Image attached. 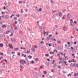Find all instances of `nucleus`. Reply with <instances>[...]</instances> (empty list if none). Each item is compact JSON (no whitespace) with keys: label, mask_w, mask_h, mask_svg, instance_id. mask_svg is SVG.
Instances as JSON below:
<instances>
[{"label":"nucleus","mask_w":78,"mask_h":78,"mask_svg":"<svg viewBox=\"0 0 78 78\" xmlns=\"http://www.w3.org/2000/svg\"><path fill=\"white\" fill-rule=\"evenodd\" d=\"M65 47H67V45L66 44H65Z\"/></svg>","instance_id":"obj_62"},{"label":"nucleus","mask_w":78,"mask_h":78,"mask_svg":"<svg viewBox=\"0 0 78 78\" xmlns=\"http://www.w3.org/2000/svg\"><path fill=\"white\" fill-rule=\"evenodd\" d=\"M18 55L19 56H20V52H18Z\"/></svg>","instance_id":"obj_53"},{"label":"nucleus","mask_w":78,"mask_h":78,"mask_svg":"<svg viewBox=\"0 0 78 78\" xmlns=\"http://www.w3.org/2000/svg\"><path fill=\"white\" fill-rule=\"evenodd\" d=\"M61 14H62V13L61 12L59 13V16H60V17H61Z\"/></svg>","instance_id":"obj_21"},{"label":"nucleus","mask_w":78,"mask_h":78,"mask_svg":"<svg viewBox=\"0 0 78 78\" xmlns=\"http://www.w3.org/2000/svg\"><path fill=\"white\" fill-rule=\"evenodd\" d=\"M54 51H56V53H58V51L56 49L54 50Z\"/></svg>","instance_id":"obj_32"},{"label":"nucleus","mask_w":78,"mask_h":78,"mask_svg":"<svg viewBox=\"0 0 78 78\" xmlns=\"http://www.w3.org/2000/svg\"><path fill=\"white\" fill-rule=\"evenodd\" d=\"M21 13H23V9H21Z\"/></svg>","instance_id":"obj_31"},{"label":"nucleus","mask_w":78,"mask_h":78,"mask_svg":"<svg viewBox=\"0 0 78 78\" xmlns=\"http://www.w3.org/2000/svg\"><path fill=\"white\" fill-rule=\"evenodd\" d=\"M17 18H16V17H15L14 19V20H17Z\"/></svg>","instance_id":"obj_39"},{"label":"nucleus","mask_w":78,"mask_h":78,"mask_svg":"<svg viewBox=\"0 0 78 78\" xmlns=\"http://www.w3.org/2000/svg\"><path fill=\"white\" fill-rule=\"evenodd\" d=\"M5 13V12H2V14H4Z\"/></svg>","instance_id":"obj_58"},{"label":"nucleus","mask_w":78,"mask_h":78,"mask_svg":"<svg viewBox=\"0 0 78 78\" xmlns=\"http://www.w3.org/2000/svg\"><path fill=\"white\" fill-rule=\"evenodd\" d=\"M14 16V14H13L11 16L10 18H12V16Z\"/></svg>","instance_id":"obj_23"},{"label":"nucleus","mask_w":78,"mask_h":78,"mask_svg":"<svg viewBox=\"0 0 78 78\" xmlns=\"http://www.w3.org/2000/svg\"><path fill=\"white\" fill-rule=\"evenodd\" d=\"M68 62H69V63L72 62V60H71V61L69 60L68 61Z\"/></svg>","instance_id":"obj_34"},{"label":"nucleus","mask_w":78,"mask_h":78,"mask_svg":"<svg viewBox=\"0 0 78 78\" xmlns=\"http://www.w3.org/2000/svg\"><path fill=\"white\" fill-rule=\"evenodd\" d=\"M56 64H55V65H53L54 67H56Z\"/></svg>","instance_id":"obj_43"},{"label":"nucleus","mask_w":78,"mask_h":78,"mask_svg":"<svg viewBox=\"0 0 78 78\" xmlns=\"http://www.w3.org/2000/svg\"><path fill=\"white\" fill-rule=\"evenodd\" d=\"M2 28H5H5H6L7 27L6 26V25H5V24H4L2 26Z\"/></svg>","instance_id":"obj_9"},{"label":"nucleus","mask_w":78,"mask_h":78,"mask_svg":"<svg viewBox=\"0 0 78 78\" xmlns=\"http://www.w3.org/2000/svg\"><path fill=\"white\" fill-rule=\"evenodd\" d=\"M44 44V42L43 41H41V42H40V44Z\"/></svg>","instance_id":"obj_15"},{"label":"nucleus","mask_w":78,"mask_h":78,"mask_svg":"<svg viewBox=\"0 0 78 78\" xmlns=\"http://www.w3.org/2000/svg\"><path fill=\"white\" fill-rule=\"evenodd\" d=\"M55 26L56 27V28H58V26H57V25H55Z\"/></svg>","instance_id":"obj_52"},{"label":"nucleus","mask_w":78,"mask_h":78,"mask_svg":"<svg viewBox=\"0 0 78 78\" xmlns=\"http://www.w3.org/2000/svg\"><path fill=\"white\" fill-rule=\"evenodd\" d=\"M34 48H37V46L36 45H35Z\"/></svg>","instance_id":"obj_35"},{"label":"nucleus","mask_w":78,"mask_h":78,"mask_svg":"<svg viewBox=\"0 0 78 78\" xmlns=\"http://www.w3.org/2000/svg\"><path fill=\"white\" fill-rule=\"evenodd\" d=\"M12 54H15V52L12 51Z\"/></svg>","instance_id":"obj_48"},{"label":"nucleus","mask_w":78,"mask_h":78,"mask_svg":"<svg viewBox=\"0 0 78 78\" xmlns=\"http://www.w3.org/2000/svg\"><path fill=\"white\" fill-rule=\"evenodd\" d=\"M5 18L7 19H9V16L8 15H5Z\"/></svg>","instance_id":"obj_6"},{"label":"nucleus","mask_w":78,"mask_h":78,"mask_svg":"<svg viewBox=\"0 0 78 78\" xmlns=\"http://www.w3.org/2000/svg\"><path fill=\"white\" fill-rule=\"evenodd\" d=\"M45 56H47V57H48L49 56V54H45Z\"/></svg>","instance_id":"obj_13"},{"label":"nucleus","mask_w":78,"mask_h":78,"mask_svg":"<svg viewBox=\"0 0 78 78\" xmlns=\"http://www.w3.org/2000/svg\"><path fill=\"white\" fill-rule=\"evenodd\" d=\"M70 24L72 27H73V25L72 23H70Z\"/></svg>","instance_id":"obj_41"},{"label":"nucleus","mask_w":78,"mask_h":78,"mask_svg":"<svg viewBox=\"0 0 78 78\" xmlns=\"http://www.w3.org/2000/svg\"><path fill=\"white\" fill-rule=\"evenodd\" d=\"M69 15H70V14H69V13H68V15H67V17L69 16Z\"/></svg>","instance_id":"obj_57"},{"label":"nucleus","mask_w":78,"mask_h":78,"mask_svg":"<svg viewBox=\"0 0 78 78\" xmlns=\"http://www.w3.org/2000/svg\"><path fill=\"white\" fill-rule=\"evenodd\" d=\"M13 35V33H12L10 35V36H12V35Z\"/></svg>","instance_id":"obj_60"},{"label":"nucleus","mask_w":78,"mask_h":78,"mask_svg":"<svg viewBox=\"0 0 78 78\" xmlns=\"http://www.w3.org/2000/svg\"><path fill=\"white\" fill-rule=\"evenodd\" d=\"M45 64L46 65V66H48V63H46Z\"/></svg>","instance_id":"obj_47"},{"label":"nucleus","mask_w":78,"mask_h":78,"mask_svg":"<svg viewBox=\"0 0 78 78\" xmlns=\"http://www.w3.org/2000/svg\"><path fill=\"white\" fill-rule=\"evenodd\" d=\"M17 29V27H16L15 28H14V30H16Z\"/></svg>","instance_id":"obj_28"},{"label":"nucleus","mask_w":78,"mask_h":78,"mask_svg":"<svg viewBox=\"0 0 78 78\" xmlns=\"http://www.w3.org/2000/svg\"><path fill=\"white\" fill-rule=\"evenodd\" d=\"M37 11L38 12H41L42 11V8H41L40 9H39V10H38V9L37 10Z\"/></svg>","instance_id":"obj_5"},{"label":"nucleus","mask_w":78,"mask_h":78,"mask_svg":"<svg viewBox=\"0 0 78 78\" xmlns=\"http://www.w3.org/2000/svg\"><path fill=\"white\" fill-rule=\"evenodd\" d=\"M78 75V73H74V76H76V75Z\"/></svg>","instance_id":"obj_20"},{"label":"nucleus","mask_w":78,"mask_h":78,"mask_svg":"<svg viewBox=\"0 0 78 78\" xmlns=\"http://www.w3.org/2000/svg\"><path fill=\"white\" fill-rule=\"evenodd\" d=\"M74 23H77V22L76 21H74Z\"/></svg>","instance_id":"obj_49"},{"label":"nucleus","mask_w":78,"mask_h":78,"mask_svg":"<svg viewBox=\"0 0 78 78\" xmlns=\"http://www.w3.org/2000/svg\"><path fill=\"white\" fill-rule=\"evenodd\" d=\"M3 47V44L0 43V47Z\"/></svg>","instance_id":"obj_8"},{"label":"nucleus","mask_w":78,"mask_h":78,"mask_svg":"<svg viewBox=\"0 0 78 78\" xmlns=\"http://www.w3.org/2000/svg\"><path fill=\"white\" fill-rule=\"evenodd\" d=\"M27 28H28V30L29 31H32V30H31V29H30V28H29L28 27Z\"/></svg>","instance_id":"obj_18"},{"label":"nucleus","mask_w":78,"mask_h":78,"mask_svg":"<svg viewBox=\"0 0 78 78\" xmlns=\"http://www.w3.org/2000/svg\"><path fill=\"white\" fill-rule=\"evenodd\" d=\"M4 9H6V7L4 6Z\"/></svg>","instance_id":"obj_61"},{"label":"nucleus","mask_w":78,"mask_h":78,"mask_svg":"<svg viewBox=\"0 0 78 78\" xmlns=\"http://www.w3.org/2000/svg\"><path fill=\"white\" fill-rule=\"evenodd\" d=\"M66 12V10H62V12L63 13H64V12Z\"/></svg>","instance_id":"obj_40"},{"label":"nucleus","mask_w":78,"mask_h":78,"mask_svg":"<svg viewBox=\"0 0 78 78\" xmlns=\"http://www.w3.org/2000/svg\"><path fill=\"white\" fill-rule=\"evenodd\" d=\"M20 67L21 69H23V68H24V67H23V66H22V65H20Z\"/></svg>","instance_id":"obj_14"},{"label":"nucleus","mask_w":78,"mask_h":78,"mask_svg":"<svg viewBox=\"0 0 78 78\" xmlns=\"http://www.w3.org/2000/svg\"><path fill=\"white\" fill-rule=\"evenodd\" d=\"M59 54L60 55H63V53L62 52L61 53H60Z\"/></svg>","instance_id":"obj_54"},{"label":"nucleus","mask_w":78,"mask_h":78,"mask_svg":"<svg viewBox=\"0 0 78 78\" xmlns=\"http://www.w3.org/2000/svg\"><path fill=\"white\" fill-rule=\"evenodd\" d=\"M20 62L21 64H23V65H24V64H27V62L25 60H21L20 61Z\"/></svg>","instance_id":"obj_1"},{"label":"nucleus","mask_w":78,"mask_h":78,"mask_svg":"<svg viewBox=\"0 0 78 78\" xmlns=\"http://www.w3.org/2000/svg\"><path fill=\"white\" fill-rule=\"evenodd\" d=\"M32 51H35V49H34V48H31V49Z\"/></svg>","instance_id":"obj_11"},{"label":"nucleus","mask_w":78,"mask_h":78,"mask_svg":"<svg viewBox=\"0 0 78 78\" xmlns=\"http://www.w3.org/2000/svg\"><path fill=\"white\" fill-rule=\"evenodd\" d=\"M51 3H52V4H53V3H54V2H53V1L51 0Z\"/></svg>","instance_id":"obj_22"},{"label":"nucleus","mask_w":78,"mask_h":78,"mask_svg":"<svg viewBox=\"0 0 78 78\" xmlns=\"http://www.w3.org/2000/svg\"><path fill=\"white\" fill-rule=\"evenodd\" d=\"M69 76H71V74H69L68 75V76L69 77Z\"/></svg>","instance_id":"obj_50"},{"label":"nucleus","mask_w":78,"mask_h":78,"mask_svg":"<svg viewBox=\"0 0 78 78\" xmlns=\"http://www.w3.org/2000/svg\"><path fill=\"white\" fill-rule=\"evenodd\" d=\"M52 77H53V76H50L49 77H48V78H52Z\"/></svg>","instance_id":"obj_27"},{"label":"nucleus","mask_w":78,"mask_h":78,"mask_svg":"<svg viewBox=\"0 0 78 78\" xmlns=\"http://www.w3.org/2000/svg\"><path fill=\"white\" fill-rule=\"evenodd\" d=\"M52 45V44L51 43H50V44H48V45L49 46H51Z\"/></svg>","instance_id":"obj_26"},{"label":"nucleus","mask_w":78,"mask_h":78,"mask_svg":"<svg viewBox=\"0 0 78 78\" xmlns=\"http://www.w3.org/2000/svg\"><path fill=\"white\" fill-rule=\"evenodd\" d=\"M27 61H28V65H29V61H28V58H27Z\"/></svg>","instance_id":"obj_24"},{"label":"nucleus","mask_w":78,"mask_h":78,"mask_svg":"<svg viewBox=\"0 0 78 78\" xmlns=\"http://www.w3.org/2000/svg\"><path fill=\"white\" fill-rule=\"evenodd\" d=\"M0 55H4V54H3V53L2 52H1L0 53Z\"/></svg>","instance_id":"obj_25"},{"label":"nucleus","mask_w":78,"mask_h":78,"mask_svg":"<svg viewBox=\"0 0 78 78\" xmlns=\"http://www.w3.org/2000/svg\"><path fill=\"white\" fill-rule=\"evenodd\" d=\"M66 53H64V54H63V55L64 56V57H66V56L65 55H66Z\"/></svg>","instance_id":"obj_56"},{"label":"nucleus","mask_w":78,"mask_h":78,"mask_svg":"<svg viewBox=\"0 0 78 78\" xmlns=\"http://www.w3.org/2000/svg\"><path fill=\"white\" fill-rule=\"evenodd\" d=\"M76 66V64H75V63H74L73 64V66L75 67Z\"/></svg>","instance_id":"obj_38"},{"label":"nucleus","mask_w":78,"mask_h":78,"mask_svg":"<svg viewBox=\"0 0 78 78\" xmlns=\"http://www.w3.org/2000/svg\"><path fill=\"white\" fill-rule=\"evenodd\" d=\"M62 58H61V57H60L58 58L59 60H62Z\"/></svg>","instance_id":"obj_16"},{"label":"nucleus","mask_w":78,"mask_h":78,"mask_svg":"<svg viewBox=\"0 0 78 78\" xmlns=\"http://www.w3.org/2000/svg\"><path fill=\"white\" fill-rule=\"evenodd\" d=\"M34 60L36 62H37L39 60V59L37 58H35Z\"/></svg>","instance_id":"obj_7"},{"label":"nucleus","mask_w":78,"mask_h":78,"mask_svg":"<svg viewBox=\"0 0 78 78\" xmlns=\"http://www.w3.org/2000/svg\"><path fill=\"white\" fill-rule=\"evenodd\" d=\"M10 39L12 42H14L15 41V39L13 38H11Z\"/></svg>","instance_id":"obj_4"},{"label":"nucleus","mask_w":78,"mask_h":78,"mask_svg":"<svg viewBox=\"0 0 78 78\" xmlns=\"http://www.w3.org/2000/svg\"><path fill=\"white\" fill-rule=\"evenodd\" d=\"M4 61H5V62H8V60L6 59H4Z\"/></svg>","instance_id":"obj_37"},{"label":"nucleus","mask_w":78,"mask_h":78,"mask_svg":"<svg viewBox=\"0 0 78 78\" xmlns=\"http://www.w3.org/2000/svg\"><path fill=\"white\" fill-rule=\"evenodd\" d=\"M30 52V51L29 50V51H27V53H29V52Z\"/></svg>","instance_id":"obj_59"},{"label":"nucleus","mask_w":78,"mask_h":78,"mask_svg":"<svg viewBox=\"0 0 78 78\" xmlns=\"http://www.w3.org/2000/svg\"><path fill=\"white\" fill-rule=\"evenodd\" d=\"M28 57L29 58V59H31V58H32V56H31V55H29L28 56Z\"/></svg>","instance_id":"obj_10"},{"label":"nucleus","mask_w":78,"mask_h":78,"mask_svg":"<svg viewBox=\"0 0 78 78\" xmlns=\"http://www.w3.org/2000/svg\"><path fill=\"white\" fill-rule=\"evenodd\" d=\"M15 49L16 50H19V48H15Z\"/></svg>","instance_id":"obj_29"},{"label":"nucleus","mask_w":78,"mask_h":78,"mask_svg":"<svg viewBox=\"0 0 78 78\" xmlns=\"http://www.w3.org/2000/svg\"><path fill=\"white\" fill-rule=\"evenodd\" d=\"M52 37V35L51 34L49 35L48 37H47V39L48 40H50V37Z\"/></svg>","instance_id":"obj_2"},{"label":"nucleus","mask_w":78,"mask_h":78,"mask_svg":"<svg viewBox=\"0 0 78 78\" xmlns=\"http://www.w3.org/2000/svg\"><path fill=\"white\" fill-rule=\"evenodd\" d=\"M50 61V60L48 58V61Z\"/></svg>","instance_id":"obj_64"},{"label":"nucleus","mask_w":78,"mask_h":78,"mask_svg":"<svg viewBox=\"0 0 78 78\" xmlns=\"http://www.w3.org/2000/svg\"><path fill=\"white\" fill-rule=\"evenodd\" d=\"M9 46L11 48H12H12H13L12 45L11 44H9Z\"/></svg>","instance_id":"obj_3"},{"label":"nucleus","mask_w":78,"mask_h":78,"mask_svg":"<svg viewBox=\"0 0 78 78\" xmlns=\"http://www.w3.org/2000/svg\"><path fill=\"white\" fill-rule=\"evenodd\" d=\"M53 58V56H51V59H52Z\"/></svg>","instance_id":"obj_55"},{"label":"nucleus","mask_w":78,"mask_h":78,"mask_svg":"<svg viewBox=\"0 0 78 78\" xmlns=\"http://www.w3.org/2000/svg\"><path fill=\"white\" fill-rule=\"evenodd\" d=\"M15 24H17V22L16 21H15Z\"/></svg>","instance_id":"obj_45"},{"label":"nucleus","mask_w":78,"mask_h":78,"mask_svg":"<svg viewBox=\"0 0 78 78\" xmlns=\"http://www.w3.org/2000/svg\"><path fill=\"white\" fill-rule=\"evenodd\" d=\"M43 73H44V74H47V71H44L43 72Z\"/></svg>","instance_id":"obj_12"},{"label":"nucleus","mask_w":78,"mask_h":78,"mask_svg":"<svg viewBox=\"0 0 78 78\" xmlns=\"http://www.w3.org/2000/svg\"><path fill=\"white\" fill-rule=\"evenodd\" d=\"M64 17L62 18V19L63 20H64L65 19V17H64V16H63Z\"/></svg>","instance_id":"obj_33"},{"label":"nucleus","mask_w":78,"mask_h":78,"mask_svg":"<svg viewBox=\"0 0 78 78\" xmlns=\"http://www.w3.org/2000/svg\"><path fill=\"white\" fill-rule=\"evenodd\" d=\"M40 69H43V67H42V66H40Z\"/></svg>","instance_id":"obj_44"},{"label":"nucleus","mask_w":78,"mask_h":78,"mask_svg":"<svg viewBox=\"0 0 78 78\" xmlns=\"http://www.w3.org/2000/svg\"><path fill=\"white\" fill-rule=\"evenodd\" d=\"M44 36H45V34H46V32L44 31Z\"/></svg>","instance_id":"obj_30"},{"label":"nucleus","mask_w":78,"mask_h":78,"mask_svg":"<svg viewBox=\"0 0 78 78\" xmlns=\"http://www.w3.org/2000/svg\"><path fill=\"white\" fill-rule=\"evenodd\" d=\"M48 32L47 31V35L48 36Z\"/></svg>","instance_id":"obj_51"},{"label":"nucleus","mask_w":78,"mask_h":78,"mask_svg":"<svg viewBox=\"0 0 78 78\" xmlns=\"http://www.w3.org/2000/svg\"><path fill=\"white\" fill-rule=\"evenodd\" d=\"M54 71V70L53 69H52L51 70V72H53Z\"/></svg>","instance_id":"obj_42"},{"label":"nucleus","mask_w":78,"mask_h":78,"mask_svg":"<svg viewBox=\"0 0 78 78\" xmlns=\"http://www.w3.org/2000/svg\"><path fill=\"white\" fill-rule=\"evenodd\" d=\"M67 62H66V61H65V64H66V66H68V64L66 63Z\"/></svg>","instance_id":"obj_17"},{"label":"nucleus","mask_w":78,"mask_h":78,"mask_svg":"<svg viewBox=\"0 0 78 78\" xmlns=\"http://www.w3.org/2000/svg\"><path fill=\"white\" fill-rule=\"evenodd\" d=\"M55 60H53V61L52 64H54V63H55Z\"/></svg>","instance_id":"obj_46"},{"label":"nucleus","mask_w":78,"mask_h":78,"mask_svg":"<svg viewBox=\"0 0 78 78\" xmlns=\"http://www.w3.org/2000/svg\"><path fill=\"white\" fill-rule=\"evenodd\" d=\"M50 53L51 55H52V54H54V52H50Z\"/></svg>","instance_id":"obj_19"},{"label":"nucleus","mask_w":78,"mask_h":78,"mask_svg":"<svg viewBox=\"0 0 78 78\" xmlns=\"http://www.w3.org/2000/svg\"><path fill=\"white\" fill-rule=\"evenodd\" d=\"M71 48L72 49V50H73V47H72Z\"/></svg>","instance_id":"obj_63"},{"label":"nucleus","mask_w":78,"mask_h":78,"mask_svg":"<svg viewBox=\"0 0 78 78\" xmlns=\"http://www.w3.org/2000/svg\"><path fill=\"white\" fill-rule=\"evenodd\" d=\"M34 61L33 60L32 61V64H34Z\"/></svg>","instance_id":"obj_36"}]
</instances>
